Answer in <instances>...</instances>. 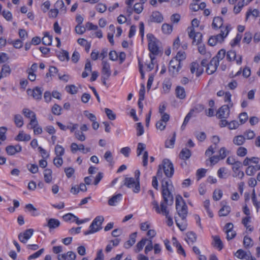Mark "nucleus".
Listing matches in <instances>:
<instances>
[{
    "mask_svg": "<svg viewBox=\"0 0 260 260\" xmlns=\"http://www.w3.org/2000/svg\"><path fill=\"white\" fill-rule=\"evenodd\" d=\"M143 10V4L138 3L135 4L134 6V11L137 13L140 14L141 13Z\"/></svg>",
    "mask_w": 260,
    "mask_h": 260,
    "instance_id": "nucleus-61",
    "label": "nucleus"
},
{
    "mask_svg": "<svg viewBox=\"0 0 260 260\" xmlns=\"http://www.w3.org/2000/svg\"><path fill=\"white\" fill-rule=\"evenodd\" d=\"M162 169L165 174L167 177H172L174 174V169L173 164L168 159H165L162 161Z\"/></svg>",
    "mask_w": 260,
    "mask_h": 260,
    "instance_id": "nucleus-4",
    "label": "nucleus"
},
{
    "mask_svg": "<svg viewBox=\"0 0 260 260\" xmlns=\"http://www.w3.org/2000/svg\"><path fill=\"white\" fill-rule=\"evenodd\" d=\"M229 26L226 25L225 27L223 29H221L220 33L216 35L213 36L214 37H215V41L217 43H221L223 41L224 38L228 36L230 29H229Z\"/></svg>",
    "mask_w": 260,
    "mask_h": 260,
    "instance_id": "nucleus-10",
    "label": "nucleus"
},
{
    "mask_svg": "<svg viewBox=\"0 0 260 260\" xmlns=\"http://www.w3.org/2000/svg\"><path fill=\"white\" fill-rule=\"evenodd\" d=\"M229 26L226 25L225 27L223 29H221L220 33L216 35L213 36L214 37H215V41L217 43H221L223 41L224 38L228 36L230 29H229Z\"/></svg>",
    "mask_w": 260,
    "mask_h": 260,
    "instance_id": "nucleus-9",
    "label": "nucleus"
},
{
    "mask_svg": "<svg viewBox=\"0 0 260 260\" xmlns=\"http://www.w3.org/2000/svg\"><path fill=\"white\" fill-rule=\"evenodd\" d=\"M61 110L62 108L59 105L54 104L52 108V112L54 115H60L61 114Z\"/></svg>",
    "mask_w": 260,
    "mask_h": 260,
    "instance_id": "nucleus-52",
    "label": "nucleus"
},
{
    "mask_svg": "<svg viewBox=\"0 0 260 260\" xmlns=\"http://www.w3.org/2000/svg\"><path fill=\"white\" fill-rule=\"evenodd\" d=\"M205 109V107L202 104H197L193 108L190 109L188 113H190L191 116L193 115L194 112L197 113H199L202 111H203Z\"/></svg>",
    "mask_w": 260,
    "mask_h": 260,
    "instance_id": "nucleus-39",
    "label": "nucleus"
},
{
    "mask_svg": "<svg viewBox=\"0 0 260 260\" xmlns=\"http://www.w3.org/2000/svg\"><path fill=\"white\" fill-rule=\"evenodd\" d=\"M102 77L105 79H109L111 74L110 66L108 62L105 61L102 62Z\"/></svg>",
    "mask_w": 260,
    "mask_h": 260,
    "instance_id": "nucleus-14",
    "label": "nucleus"
},
{
    "mask_svg": "<svg viewBox=\"0 0 260 260\" xmlns=\"http://www.w3.org/2000/svg\"><path fill=\"white\" fill-rule=\"evenodd\" d=\"M152 205L153 206V208L155 209V211L159 214L162 213L163 212L168 213V209L166 205H164V202H160V207H159L158 204L157 202L155 200H153L152 202Z\"/></svg>",
    "mask_w": 260,
    "mask_h": 260,
    "instance_id": "nucleus-12",
    "label": "nucleus"
},
{
    "mask_svg": "<svg viewBox=\"0 0 260 260\" xmlns=\"http://www.w3.org/2000/svg\"><path fill=\"white\" fill-rule=\"evenodd\" d=\"M234 225L232 223H228L225 225V228L226 229V231L225 232L226 234V239L228 240H230L234 238L236 235V232L233 231Z\"/></svg>",
    "mask_w": 260,
    "mask_h": 260,
    "instance_id": "nucleus-16",
    "label": "nucleus"
},
{
    "mask_svg": "<svg viewBox=\"0 0 260 260\" xmlns=\"http://www.w3.org/2000/svg\"><path fill=\"white\" fill-rule=\"evenodd\" d=\"M42 91L41 88L36 87L34 90L27 89V93L32 95L35 99L40 100L42 99Z\"/></svg>",
    "mask_w": 260,
    "mask_h": 260,
    "instance_id": "nucleus-15",
    "label": "nucleus"
},
{
    "mask_svg": "<svg viewBox=\"0 0 260 260\" xmlns=\"http://www.w3.org/2000/svg\"><path fill=\"white\" fill-rule=\"evenodd\" d=\"M213 239V246L221 250L223 247V244L218 236H214L212 237Z\"/></svg>",
    "mask_w": 260,
    "mask_h": 260,
    "instance_id": "nucleus-27",
    "label": "nucleus"
},
{
    "mask_svg": "<svg viewBox=\"0 0 260 260\" xmlns=\"http://www.w3.org/2000/svg\"><path fill=\"white\" fill-rule=\"evenodd\" d=\"M60 221L55 218H50L48 220L47 224L45 225L50 229H54L58 228L60 225Z\"/></svg>",
    "mask_w": 260,
    "mask_h": 260,
    "instance_id": "nucleus-24",
    "label": "nucleus"
},
{
    "mask_svg": "<svg viewBox=\"0 0 260 260\" xmlns=\"http://www.w3.org/2000/svg\"><path fill=\"white\" fill-rule=\"evenodd\" d=\"M252 35L250 32H246L244 34V37L243 40L244 43L249 44L252 39Z\"/></svg>",
    "mask_w": 260,
    "mask_h": 260,
    "instance_id": "nucleus-62",
    "label": "nucleus"
},
{
    "mask_svg": "<svg viewBox=\"0 0 260 260\" xmlns=\"http://www.w3.org/2000/svg\"><path fill=\"white\" fill-rule=\"evenodd\" d=\"M75 136L76 139L82 142L85 141L86 139L84 134L82 132L78 131L75 132Z\"/></svg>",
    "mask_w": 260,
    "mask_h": 260,
    "instance_id": "nucleus-64",
    "label": "nucleus"
},
{
    "mask_svg": "<svg viewBox=\"0 0 260 260\" xmlns=\"http://www.w3.org/2000/svg\"><path fill=\"white\" fill-rule=\"evenodd\" d=\"M22 112H23V114L27 118H30V117L32 118V117H34V115H36V114L33 111L30 110L28 109H26V108L23 109Z\"/></svg>",
    "mask_w": 260,
    "mask_h": 260,
    "instance_id": "nucleus-63",
    "label": "nucleus"
},
{
    "mask_svg": "<svg viewBox=\"0 0 260 260\" xmlns=\"http://www.w3.org/2000/svg\"><path fill=\"white\" fill-rule=\"evenodd\" d=\"M52 37L50 36L48 32H45L44 37L42 38V43L45 45H50L51 44Z\"/></svg>",
    "mask_w": 260,
    "mask_h": 260,
    "instance_id": "nucleus-41",
    "label": "nucleus"
},
{
    "mask_svg": "<svg viewBox=\"0 0 260 260\" xmlns=\"http://www.w3.org/2000/svg\"><path fill=\"white\" fill-rule=\"evenodd\" d=\"M219 63L218 60H215V59H213L210 60V62L208 64V67L206 69V72L209 75L213 74L217 70Z\"/></svg>",
    "mask_w": 260,
    "mask_h": 260,
    "instance_id": "nucleus-13",
    "label": "nucleus"
},
{
    "mask_svg": "<svg viewBox=\"0 0 260 260\" xmlns=\"http://www.w3.org/2000/svg\"><path fill=\"white\" fill-rule=\"evenodd\" d=\"M244 137L248 140H251L254 138L255 135L253 131L251 130H248L244 133Z\"/></svg>",
    "mask_w": 260,
    "mask_h": 260,
    "instance_id": "nucleus-59",
    "label": "nucleus"
},
{
    "mask_svg": "<svg viewBox=\"0 0 260 260\" xmlns=\"http://www.w3.org/2000/svg\"><path fill=\"white\" fill-rule=\"evenodd\" d=\"M122 194L118 193L116 195L113 196L111 199H110L108 201V204L110 206H114L116 203H117L121 199Z\"/></svg>",
    "mask_w": 260,
    "mask_h": 260,
    "instance_id": "nucleus-35",
    "label": "nucleus"
},
{
    "mask_svg": "<svg viewBox=\"0 0 260 260\" xmlns=\"http://www.w3.org/2000/svg\"><path fill=\"white\" fill-rule=\"evenodd\" d=\"M233 106V103H230L228 105H225L221 106L217 111L216 115L218 118L226 119L229 117L230 115V108Z\"/></svg>",
    "mask_w": 260,
    "mask_h": 260,
    "instance_id": "nucleus-6",
    "label": "nucleus"
},
{
    "mask_svg": "<svg viewBox=\"0 0 260 260\" xmlns=\"http://www.w3.org/2000/svg\"><path fill=\"white\" fill-rule=\"evenodd\" d=\"M147 38L148 41V49L151 54L157 55L158 54V47L156 44V39L152 34H148Z\"/></svg>",
    "mask_w": 260,
    "mask_h": 260,
    "instance_id": "nucleus-3",
    "label": "nucleus"
},
{
    "mask_svg": "<svg viewBox=\"0 0 260 260\" xmlns=\"http://www.w3.org/2000/svg\"><path fill=\"white\" fill-rule=\"evenodd\" d=\"M25 208L30 213L32 216H37L39 215L37 212V209L31 204H28L25 205Z\"/></svg>",
    "mask_w": 260,
    "mask_h": 260,
    "instance_id": "nucleus-34",
    "label": "nucleus"
},
{
    "mask_svg": "<svg viewBox=\"0 0 260 260\" xmlns=\"http://www.w3.org/2000/svg\"><path fill=\"white\" fill-rule=\"evenodd\" d=\"M140 172L139 170H136L135 172V180L137 181V183L136 184L135 187L134 188L133 191L135 193H138L139 192L140 190Z\"/></svg>",
    "mask_w": 260,
    "mask_h": 260,
    "instance_id": "nucleus-29",
    "label": "nucleus"
},
{
    "mask_svg": "<svg viewBox=\"0 0 260 260\" xmlns=\"http://www.w3.org/2000/svg\"><path fill=\"white\" fill-rule=\"evenodd\" d=\"M137 183L136 180L134 178H125L124 179V185H125L128 188H132L135 186L136 184Z\"/></svg>",
    "mask_w": 260,
    "mask_h": 260,
    "instance_id": "nucleus-33",
    "label": "nucleus"
},
{
    "mask_svg": "<svg viewBox=\"0 0 260 260\" xmlns=\"http://www.w3.org/2000/svg\"><path fill=\"white\" fill-rule=\"evenodd\" d=\"M247 153V150L246 148L243 147H239L237 150V155L243 157L245 156Z\"/></svg>",
    "mask_w": 260,
    "mask_h": 260,
    "instance_id": "nucleus-58",
    "label": "nucleus"
},
{
    "mask_svg": "<svg viewBox=\"0 0 260 260\" xmlns=\"http://www.w3.org/2000/svg\"><path fill=\"white\" fill-rule=\"evenodd\" d=\"M21 150L22 147L19 144L15 146L9 145L6 148V152L9 155H13L16 153L21 152Z\"/></svg>",
    "mask_w": 260,
    "mask_h": 260,
    "instance_id": "nucleus-17",
    "label": "nucleus"
},
{
    "mask_svg": "<svg viewBox=\"0 0 260 260\" xmlns=\"http://www.w3.org/2000/svg\"><path fill=\"white\" fill-rule=\"evenodd\" d=\"M172 83L170 81H165L163 83V89L165 93H168L171 87Z\"/></svg>",
    "mask_w": 260,
    "mask_h": 260,
    "instance_id": "nucleus-55",
    "label": "nucleus"
},
{
    "mask_svg": "<svg viewBox=\"0 0 260 260\" xmlns=\"http://www.w3.org/2000/svg\"><path fill=\"white\" fill-rule=\"evenodd\" d=\"M55 153L56 156H62L64 153V149L60 145H56L54 149Z\"/></svg>",
    "mask_w": 260,
    "mask_h": 260,
    "instance_id": "nucleus-44",
    "label": "nucleus"
},
{
    "mask_svg": "<svg viewBox=\"0 0 260 260\" xmlns=\"http://www.w3.org/2000/svg\"><path fill=\"white\" fill-rule=\"evenodd\" d=\"M175 93L176 97L179 99L182 100L186 97L185 91L183 87L177 86L175 89Z\"/></svg>",
    "mask_w": 260,
    "mask_h": 260,
    "instance_id": "nucleus-25",
    "label": "nucleus"
},
{
    "mask_svg": "<svg viewBox=\"0 0 260 260\" xmlns=\"http://www.w3.org/2000/svg\"><path fill=\"white\" fill-rule=\"evenodd\" d=\"M173 243L174 246H175L177 249V252L178 254H181L183 255L184 257L186 256V253L185 250L183 248L181 245L178 242L176 238L174 237L172 239Z\"/></svg>",
    "mask_w": 260,
    "mask_h": 260,
    "instance_id": "nucleus-26",
    "label": "nucleus"
},
{
    "mask_svg": "<svg viewBox=\"0 0 260 260\" xmlns=\"http://www.w3.org/2000/svg\"><path fill=\"white\" fill-rule=\"evenodd\" d=\"M11 72V70L9 65L5 64L2 66L1 73L3 77L8 76L10 74Z\"/></svg>",
    "mask_w": 260,
    "mask_h": 260,
    "instance_id": "nucleus-36",
    "label": "nucleus"
},
{
    "mask_svg": "<svg viewBox=\"0 0 260 260\" xmlns=\"http://www.w3.org/2000/svg\"><path fill=\"white\" fill-rule=\"evenodd\" d=\"M187 242L188 243H193L197 240V235L193 232H189L186 234Z\"/></svg>",
    "mask_w": 260,
    "mask_h": 260,
    "instance_id": "nucleus-40",
    "label": "nucleus"
},
{
    "mask_svg": "<svg viewBox=\"0 0 260 260\" xmlns=\"http://www.w3.org/2000/svg\"><path fill=\"white\" fill-rule=\"evenodd\" d=\"M137 233L134 232L129 235V239L124 244V247L128 249L131 247L136 242Z\"/></svg>",
    "mask_w": 260,
    "mask_h": 260,
    "instance_id": "nucleus-21",
    "label": "nucleus"
},
{
    "mask_svg": "<svg viewBox=\"0 0 260 260\" xmlns=\"http://www.w3.org/2000/svg\"><path fill=\"white\" fill-rule=\"evenodd\" d=\"M52 172L50 169H46L44 171V176L45 181L49 183L52 180Z\"/></svg>",
    "mask_w": 260,
    "mask_h": 260,
    "instance_id": "nucleus-37",
    "label": "nucleus"
},
{
    "mask_svg": "<svg viewBox=\"0 0 260 260\" xmlns=\"http://www.w3.org/2000/svg\"><path fill=\"white\" fill-rule=\"evenodd\" d=\"M65 89L68 92L72 94H76L78 91L77 88L74 85H67Z\"/></svg>",
    "mask_w": 260,
    "mask_h": 260,
    "instance_id": "nucleus-49",
    "label": "nucleus"
},
{
    "mask_svg": "<svg viewBox=\"0 0 260 260\" xmlns=\"http://www.w3.org/2000/svg\"><path fill=\"white\" fill-rule=\"evenodd\" d=\"M259 170H260V165H251L246 169L245 173L248 176H253Z\"/></svg>",
    "mask_w": 260,
    "mask_h": 260,
    "instance_id": "nucleus-22",
    "label": "nucleus"
},
{
    "mask_svg": "<svg viewBox=\"0 0 260 260\" xmlns=\"http://www.w3.org/2000/svg\"><path fill=\"white\" fill-rule=\"evenodd\" d=\"M236 57V53L234 50H230L227 52L226 59L229 61L235 60Z\"/></svg>",
    "mask_w": 260,
    "mask_h": 260,
    "instance_id": "nucleus-54",
    "label": "nucleus"
},
{
    "mask_svg": "<svg viewBox=\"0 0 260 260\" xmlns=\"http://www.w3.org/2000/svg\"><path fill=\"white\" fill-rule=\"evenodd\" d=\"M188 29H190V31L188 32L189 37L190 39H192V44H194L196 42V38H199L197 44H200L202 40V34L201 32H195L194 29L193 27H188Z\"/></svg>",
    "mask_w": 260,
    "mask_h": 260,
    "instance_id": "nucleus-8",
    "label": "nucleus"
},
{
    "mask_svg": "<svg viewBox=\"0 0 260 260\" xmlns=\"http://www.w3.org/2000/svg\"><path fill=\"white\" fill-rule=\"evenodd\" d=\"M161 193L163 198L162 202H164V205H166L167 206H171L173 204L174 198L171 190L162 189Z\"/></svg>",
    "mask_w": 260,
    "mask_h": 260,
    "instance_id": "nucleus-7",
    "label": "nucleus"
},
{
    "mask_svg": "<svg viewBox=\"0 0 260 260\" xmlns=\"http://www.w3.org/2000/svg\"><path fill=\"white\" fill-rule=\"evenodd\" d=\"M222 196V192L221 190H215L213 192V198L215 201L219 200Z\"/></svg>",
    "mask_w": 260,
    "mask_h": 260,
    "instance_id": "nucleus-60",
    "label": "nucleus"
},
{
    "mask_svg": "<svg viewBox=\"0 0 260 260\" xmlns=\"http://www.w3.org/2000/svg\"><path fill=\"white\" fill-rule=\"evenodd\" d=\"M164 17L161 13L158 11L152 12L150 17V20L151 22L155 23H161L163 21Z\"/></svg>",
    "mask_w": 260,
    "mask_h": 260,
    "instance_id": "nucleus-19",
    "label": "nucleus"
},
{
    "mask_svg": "<svg viewBox=\"0 0 260 260\" xmlns=\"http://www.w3.org/2000/svg\"><path fill=\"white\" fill-rule=\"evenodd\" d=\"M161 29L163 33L165 34H170L173 30V26L168 23H164L161 26Z\"/></svg>",
    "mask_w": 260,
    "mask_h": 260,
    "instance_id": "nucleus-42",
    "label": "nucleus"
},
{
    "mask_svg": "<svg viewBox=\"0 0 260 260\" xmlns=\"http://www.w3.org/2000/svg\"><path fill=\"white\" fill-rule=\"evenodd\" d=\"M38 122L37 120L36 116V115H34V117H32L31 118L28 125H27V127L29 128L30 129H32V128L33 129V128H35L36 127H37L38 126Z\"/></svg>",
    "mask_w": 260,
    "mask_h": 260,
    "instance_id": "nucleus-51",
    "label": "nucleus"
},
{
    "mask_svg": "<svg viewBox=\"0 0 260 260\" xmlns=\"http://www.w3.org/2000/svg\"><path fill=\"white\" fill-rule=\"evenodd\" d=\"M104 220V218L103 216H96L92 221L91 224L89 227V230L85 231L84 234L87 235L89 234H93L99 231L102 229V224Z\"/></svg>",
    "mask_w": 260,
    "mask_h": 260,
    "instance_id": "nucleus-2",
    "label": "nucleus"
},
{
    "mask_svg": "<svg viewBox=\"0 0 260 260\" xmlns=\"http://www.w3.org/2000/svg\"><path fill=\"white\" fill-rule=\"evenodd\" d=\"M250 253V252L249 251L247 252L244 250L240 249L237 250V251L235 253V255L238 258L247 259L248 255H249Z\"/></svg>",
    "mask_w": 260,
    "mask_h": 260,
    "instance_id": "nucleus-31",
    "label": "nucleus"
},
{
    "mask_svg": "<svg viewBox=\"0 0 260 260\" xmlns=\"http://www.w3.org/2000/svg\"><path fill=\"white\" fill-rule=\"evenodd\" d=\"M181 68V63L177 59H172L169 63V72L173 76H176Z\"/></svg>",
    "mask_w": 260,
    "mask_h": 260,
    "instance_id": "nucleus-5",
    "label": "nucleus"
},
{
    "mask_svg": "<svg viewBox=\"0 0 260 260\" xmlns=\"http://www.w3.org/2000/svg\"><path fill=\"white\" fill-rule=\"evenodd\" d=\"M239 168H237L236 170H232L234 172L233 176L234 177H238L240 179H242L244 176V173L243 171H239Z\"/></svg>",
    "mask_w": 260,
    "mask_h": 260,
    "instance_id": "nucleus-56",
    "label": "nucleus"
},
{
    "mask_svg": "<svg viewBox=\"0 0 260 260\" xmlns=\"http://www.w3.org/2000/svg\"><path fill=\"white\" fill-rule=\"evenodd\" d=\"M245 137L243 135L235 136L233 140V143L237 146L243 145L245 142Z\"/></svg>",
    "mask_w": 260,
    "mask_h": 260,
    "instance_id": "nucleus-30",
    "label": "nucleus"
},
{
    "mask_svg": "<svg viewBox=\"0 0 260 260\" xmlns=\"http://www.w3.org/2000/svg\"><path fill=\"white\" fill-rule=\"evenodd\" d=\"M147 241H148V239L146 238H143L140 241H139L137 244L136 248L135 249V252L138 253L141 251Z\"/></svg>",
    "mask_w": 260,
    "mask_h": 260,
    "instance_id": "nucleus-38",
    "label": "nucleus"
},
{
    "mask_svg": "<svg viewBox=\"0 0 260 260\" xmlns=\"http://www.w3.org/2000/svg\"><path fill=\"white\" fill-rule=\"evenodd\" d=\"M34 233V230L29 229L25 231L23 233H21L18 235L19 240L22 243H25L26 241L31 237Z\"/></svg>",
    "mask_w": 260,
    "mask_h": 260,
    "instance_id": "nucleus-11",
    "label": "nucleus"
},
{
    "mask_svg": "<svg viewBox=\"0 0 260 260\" xmlns=\"http://www.w3.org/2000/svg\"><path fill=\"white\" fill-rule=\"evenodd\" d=\"M224 201L221 202L222 207L219 210L218 214L219 216H226L231 212V207L226 205H224Z\"/></svg>",
    "mask_w": 260,
    "mask_h": 260,
    "instance_id": "nucleus-23",
    "label": "nucleus"
},
{
    "mask_svg": "<svg viewBox=\"0 0 260 260\" xmlns=\"http://www.w3.org/2000/svg\"><path fill=\"white\" fill-rule=\"evenodd\" d=\"M225 50L224 49H221L220 50L216 55L213 57V59H215V60H218V62H219L220 60H221L224 58L225 55Z\"/></svg>",
    "mask_w": 260,
    "mask_h": 260,
    "instance_id": "nucleus-46",
    "label": "nucleus"
},
{
    "mask_svg": "<svg viewBox=\"0 0 260 260\" xmlns=\"http://www.w3.org/2000/svg\"><path fill=\"white\" fill-rule=\"evenodd\" d=\"M250 222V217L247 216L243 218L242 220V223L244 224V226L248 229L249 231L252 232L253 230V228L251 227L248 223Z\"/></svg>",
    "mask_w": 260,
    "mask_h": 260,
    "instance_id": "nucleus-47",
    "label": "nucleus"
},
{
    "mask_svg": "<svg viewBox=\"0 0 260 260\" xmlns=\"http://www.w3.org/2000/svg\"><path fill=\"white\" fill-rule=\"evenodd\" d=\"M176 133H173L172 138L170 140H166L165 142V146L166 148H173L174 145V143L176 139Z\"/></svg>",
    "mask_w": 260,
    "mask_h": 260,
    "instance_id": "nucleus-45",
    "label": "nucleus"
},
{
    "mask_svg": "<svg viewBox=\"0 0 260 260\" xmlns=\"http://www.w3.org/2000/svg\"><path fill=\"white\" fill-rule=\"evenodd\" d=\"M56 9L59 8L63 13L66 12V8L64 7V4L62 0H58L55 4Z\"/></svg>",
    "mask_w": 260,
    "mask_h": 260,
    "instance_id": "nucleus-48",
    "label": "nucleus"
},
{
    "mask_svg": "<svg viewBox=\"0 0 260 260\" xmlns=\"http://www.w3.org/2000/svg\"><path fill=\"white\" fill-rule=\"evenodd\" d=\"M223 20L221 17H215L214 18L213 20V22L212 23V28L214 29H218L220 28L222 29H224L225 27L223 26Z\"/></svg>",
    "mask_w": 260,
    "mask_h": 260,
    "instance_id": "nucleus-20",
    "label": "nucleus"
},
{
    "mask_svg": "<svg viewBox=\"0 0 260 260\" xmlns=\"http://www.w3.org/2000/svg\"><path fill=\"white\" fill-rule=\"evenodd\" d=\"M30 139L31 137L29 135L25 134L23 133V131H21L15 138V140L18 141H28Z\"/></svg>",
    "mask_w": 260,
    "mask_h": 260,
    "instance_id": "nucleus-28",
    "label": "nucleus"
},
{
    "mask_svg": "<svg viewBox=\"0 0 260 260\" xmlns=\"http://www.w3.org/2000/svg\"><path fill=\"white\" fill-rule=\"evenodd\" d=\"M191 155V151L187 149H183L180 153V157L183 160H186L188 159Z\"/></svg>",
    "mask_w": 260,
    "mask_h": 260,
    "instance_id": "nucleus-32",
    "label": "nucleus"
},
{
    "mask_svg": "<svg viewBox=\"0 0 260 260\" xmlns=\"http://www.w3.org/2000/svg\"><path fill=\"white\" fill-rule=\"evenodd\" d=\"M226 163L229 165H232V170H236L237 168L242 167V164L241 161L236 160L235 158L229 156L226 159Z\"/></svg>",
    "mask_w": 260,
    "mask_h": 260,
    "instance_id": "nucleus-18",
    "label": "nucleus"
},
{
    "mask_svg": "<svg viewBox=\"0 0 260 260\" xmlns=\"http://www.w3.org/2000/svg\"><path fill=\"white\" fill-rule=\"evenodd\" d=\"M176 209L181 221H180L177 217L175 216V222L179 229L181 231H184L187 226L186 220L188 213L187 206L182 197L180 195H177L176 197Z\"/></svg>",
    "mask_w": 260,
    "mask_h": 260,
    "instance_id": "nucleus-1",
    "label": "nucleus"
},
{
    "mask_svg": "<svg viewBox=\"0 0 260 260\" xmlns=\"http://www.w3.org/2000/svg\"><path fill=\"white\" fill-rule=\"evenodd\" d=\"M105 111L109 119L111 120H114L115 119L116 115L113 112V111L111 110L108 108H105Z\"/></svg>",
    "mask_w": 260,
    "mask_h": 260,
    "instance_id": "nucleus-57",
    "label": "nucleus"
},
{
    "mask_svg": "<svg viewBox=\"0 0 260 260\" xmlns=\"http://www.w3.org/2000/svg\"><path fill=\"white\" fill-rule=\"evenodd\" d=\"M136 130H137V136H142L144 132V127L141 122L136 123Z\"/></svg>",
    "mask_w": 260,
    "mask_h": 260,
    "instance_id": "nucleus-53",
    "label": "nucleus"
},
{
    "mask_svg": "<svg viewBox=\"0 0 260 260\" xmlns=\"http://www.w3.org/2000/svg\"><path fill=\"white\" fill-rule=\"evenodd\" d=\"M14 122L18 127H21L23 125V118L21 115L17 114L14 116Z\"/></svg>",
    "mask_w": 260,
    "mask_h": 260,
    "instance_id": "nucleus-43",
    "label": "nucleus"
},
{
    "mask_svg": "<svg viewBox=\"0 0 260 260\" xmlns=\"http://www.w3.org/2000/svg\"><path fill=\"white\" fill-rule=\"evenodd\" d=\"M58 57L61 61H64L65 59L69 60L70 59L69 53L66 50H63L62 52H60L58 55Z\"/></svg>",
    "mask_w": 260,
    "mask_h": 260,
    "instance_id": "nucleus-50",
    "label": "nucleus"
}]
</instances>
